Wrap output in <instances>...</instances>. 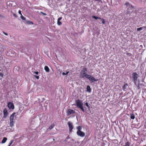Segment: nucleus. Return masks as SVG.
I'll return each instance as SVG.
<instances>
[{
    "mask_svg": "<svg viewBox=\"0 0 146 146\" xmlns=\"http://www.w3.org/2000/svg\"><path fill=\"white\" fill-rule=\"evenodd\" d=\"M126 55L128 56H131L132 55V54L131 53L128 52L126 53Z\"/></svg>",
    "mask_w": 146,
    "mask_h": 146,
    "instance_id": "obj_23",
    "label": "nucleus"
},
{
    "mask_svg": "<svg viewBox=\"0 0 146 146\" xmlns=\"http://www.w3.org/2000/svg\"><path fill=\"white\" fill-rule=\"evenodd\" d=\"M76 133L78 136L81 137H84L85 135V133L81 131H77Z\"/></svg>",
    "mask_w": 146,
    "mask_h": 146,
    "instance_id": "obj_4",
    "label": "nucleus"
},
{
    "mask_svg": "<svg viewBox=\"0 0 146 146\" xmlns=\"http://www.w3.org/2000/svg\"><path fill=\"white\" fill-rule=\"evenodd\" d=\"M44 69L46 72H49L50 71V69L47 66H45L44 67Z\"/></svg>",
    "mask_w": 146,
    "mask_h": 146,
    "instance_id": "obj_15",
    "label": "nucleus"
},
{
    "mask_svg": "<svg viewBox=\"0 0 146 146\" xmlns=\"http://www.w3.org/2000/svg\"><path fill=\"white\" fill-rule=\"evenodd\" d=\"M87 90L89 92H91V89L90 88V86H88L87 87Z\"/></svg>",
    "mask_w": 146,
    "mask_h": 146,
    "instance_id": "obj_19",
    "label": "nucleus"
},
{
    "mask_svg": "<svg viewBox=\"0 0 146 146\" xmlns=\"http://www.w3.org/2000/svg\"><path fill=\"white\" fill-rule=\"evenodd\" d=\"M13 16H14V17H17V15L16 14H15V13H13Z\"/></svg>",
    "mask_w": 146,
    "mask_h": 146,
    "instance_id": "obj_32",
    "label": "nucleus"
},
{
    "mask_svg": "<svg viewBox=\"0 0 146 146\" xmlns=\"http://www.w3.org/2000/svg\"><path fill=\"white\" fill-rule=\"evenodd\" d=\"M18 13H19V14L21 15H22V13H21V10H19V11Z\"/></svg>",
    "mask_w": 146,
    "mask_h": 146,
    "instance_id": "obj_31",
    "label": "nucleus"
},
{
    "mask_svg": "<svg viewBox=\"0 0 146 146\" xmlns=\"http://www.w3.org/2000/svg\"><path fill=\"white\" fill-rule=\"evenodd\" d=\"M10 125L11 127L13 126L14 125V121H12L10 120Z\"/></svg>",
    "mask_w": 146,
    "mask_h": 146,
    "instance_id": "obj_18",
    "label": "nucleus"
},
{
    "mask_svg": "<svg viewBox=\"0 0 146 146\" xmlns=\"http://www.w3.org/2000/svg\"><path fill=\"white\" fill-rule=\"evenodd\" d=\"M75 111L73 110L68 109L67 111L68 115H69L71 114L74 113Z\"/></svg>",
    "mask_w": 146,
    "mask_h": 146,
    "instance_id": "obj_12",
    "label": "nucleus"
},
{
    "mask_svg": "<svg viewBox=\"0 0 146 146\" xmlns=\"http://www.w3.org/2000/svg\"><path fill=\"white\" fill-rule=\"evenodd\" d=\"M34 76L37 79H39V76H37L35 75H34Z\"/></svg>",
    "mask_w": 146,
    "mask_h": 146,
    "instance_id": "obj_25",
    "label": "nucleus"
},
{
    "mask_svg": "<svg viewBox=\"0 0 146 146\" xmlns=\"http://www.w3.org/2000/svg\"><path fill=\"white\" fill-rule=\"evenodd\" d=\"M13 141L12 140H11V141L9 143V144L8 145V146H10L12 144V143H13Z\"/></svg>",
    "mask_w": 146,
    "mask_h": 146,
    "instance_id": "obj_24",
    "label": "nucleus"
},
{
    "mask_svg": "<svg viewBox=\"0 0 146 146\" xmlns=\"http://www.w3.org/2000/svg\"><path fill=\"white\" fill-rule=\"evenodd\" d=\"M130 8H128L127 9V12H126V15H128L130 13Z\"/></svg>",
    "mask_w": 146,
    "mask_h": 146,
    "instance_id": "obj_20",
    "label": "nucleus"
},
{
    "mask_svg": "<svg viewBox=\"0 0 146 146\" xmlns=\"http://www.w3.org/2000/svg\"><path fill=\"white\" fill-rule=\"evenodd\" d=\"M132 76L134 79V81L135 83L137 80L138 77V74L136 72H133L132 74Z\"/></svg>",
    "mask_w": 146,
    "mask_h": 146,
    "instance_id": "obj_5",
    "label": "nucleus"
},
{
    "mask_svg": "<svg viewBox=\"0 0 146 146\" xmlns=\"http://www.w3.org/2000/svg\"><path fill=\"white\" fill-rule=\"evenodd\" d=\"M82 126H79L77 127L76 129L78 130V131H81L82 129Z\"/></svg>",
    "mask_w": 146,
    "mask_h": 146,
    "instance_id": "obj_17",
    "label": "nucleus"
},
{
    "mask_svg": "<svg viewBox=\"0 0 146 146\" xmlns=\"http://www.w3.org/2000/svg\"><path fill=\"white\" fill-rule=\"evenodd\" d=\"M69 73V71L67 72H66V75H67Z\"/></svg>",
    "mask_w": 146,
    "mask_h": 146,
    "instance_id": "obj_35",
    "label": "nucleus"
},
{
    "mask_svg": "<svg viewBox=\"0 0 146 146\" xmlns=\"http://www.w3.org/2000/svg\"><path fill=\"white\" fill-rule=\"evenodd\" d=\"M85 104L86 105V106L87 107H89V106L88 104V103L87 102H86L85 103Z\"/></svg>",
    "mask_w": 146,
    "mask_h": 146,
    "instance_id": "obj_29",
    "label": "nucleus"
},
{
    "mask_svg": "<svg viewBox=\"0 0 146 146\" xmlns=\"http://www.w3.org/2000/svg\"><path fill=\"white\" fill-rule=\"evenodd\" d=\"M87 69L86 67L84 68L81 70L80 73V78H86L89 75L87 74Z\"/></svg>",
    "mask_w": 146,
    "mask_h": 146,
    "instance_id": "obj_1",
    "label": "nucleus"
},
{
    "mask_svg": "<svg viewBox=\"0 0 146 146\" xmlns=\"http://www.w3.org/2000/svg\"><path fill=\"white\" fill-rule=\"evenodd\" d=\"M92 17L94 18V19H101L102 21V23L103 24H104L105 23V21L104 19H102L100 17H96L95 16H93Z\"/></svg>",
    "mask_w": 146,
    "mask_h": 146,
    "instance_id": "obj_9",
    "label": "nucleus"
},
{
    "mask_svg": "<svg viewBox=\"0 0 146 146\" xmlns=\"http://www.w3.org/2000/svg\"><path fill=\"white\" fill-rule=\"evenodd\" d=\"M33 73L34 74H36V75H38V72H37H37H33Z\"/></svg>",
    "mask_w": 146,
    "mask_h": 146,
    "instance_id": "obj_30",
    "label": "nucleus"
},
{
    "mask_svg": "<svg viewBox=\"0 0 146 146\" xmlns=\"http://www.w3.org/2000/svg\"><path fill=\"white\" fill-rule=\"evenodd\" d=\"M54 124H52V125H51V126H50L49 127V128L48 129H51L54 127Z\"/></svg>",
    "mask_w": 146,
    "mask_h": 146,
    "instance_id": "obj_22",
    "label": "nucleus"
},
{
    "mask_svg": "<svg viewBox=\"0 0 146 146\" xmlns=\"http://www.w3.org/2000/svg\"><path fill=\"white\" fill-rule=\"evenodd\" d=\"M137 87L138 88V87H139V86H138Z\"/></svg>",
    "mask_w": 146,
    "mask_h": 146,
    "instance_id": "obj_38",
    "label": "nucleus"
},
{
    "mask_svg": "<svg viewBox=\"0 0 146 146\" xmlns=\"http://www.w3.org/2000/svg\"><path fill=\"white\" fill-rule=\"evenodd\" d=\"M21 18L22 19H23V20H25L26 19V18L25 17H24L22 15V16L21 17Z\"/></svg>",
    "mask_w": 146,
    "mask_h": 146,
    "instance_id": "obj_27",
    "label": "nucleus"
},
{
    "mask_svg": "<svg viewBox=\"0 0 146 146\" xmlns=\"http://www.w3.org/2000/svg\"><path fill=\"white\" fill-rule=\"evenodd\" d=\"M16 114V113L14 112L11 114L10 117V120L14 121V120L16 118V117L15 116Z\"/></svg>",
    "mask_w": 146,
    "mask_h": 146,
    "instance_id": "obj_8",
    "label": "nucleus"
},
{
    "mask_svg": "<svg viewBox=\"0 0 146 146\" xmlns=\"http://www.w3.org/2000/svg\"><path fill=\"white\" fill-rule=\"evenodd\" d=\"M143 27V28H146V26H144Z\"/></svg>",
    "mask_w": 146,
    "mask_h": 146,
    "instance_id": "obj_36",
    "label": "nucleus"
},
{
    "mask_svg": "<svg viewBox=\"0 0 146 146\" xmlns=\"http://www.w3.org/2000/svg\"><path fill=\"white\" fill-rule=\"evenodd\" d=\"M7 106L10 109L13 110L14 108V106L13 104L11 102H9L8 103Z\"/></svg>",
    "mask_w": 146,
    "mask_h": 146,
    "instance_id": "obj_7",
    "label": "nucleus"
},
{
    "mask_svg": "<svg viewBox=\"0 0 146 146\" xmlns=\"http://www.w3.org/2000/svg\"><path fill=\"white\" fill-rule=\"evenodd\" d=\"M62 74L63 75H66V73H65V72H63L62 73Z\"/></svg>",
    "mask_w": 146,
    "mask_h": 146,
    "instance_id": "obj_34",
    "label": "nucleus"
},
{
    "mask_svg": "<svg viewBox=\"0 0 146 146\" xmlns=\"http://www.w3.org/2000/svg\"><path fill=\"white\" fill-rule=\"evenodd\" d=\"M88 109H90V106H89V107H88Z\"/></svg>",
    "mask_w": 146,
    "mask_h": 146,
    "instance_id": "obj_37",
    "label": "nucleus"
},
{
    "mask_svg": "<svg viewBox=\"0 0 146 146\" xmlns=\"http://www.w3.org/2000/svg\"><path fill=\"white\" fill-rule=\"evenodd\" d=\"M28 23L29 24H31V25H33V23L31 21H29L28 22Z\"/></svg>",
    "mask_w": 146,
    "mask_h": 146,
    "instance_id": "obj_28",
    "label": "nucleus"
},
{
    "mask_svg": "<svg viewBox=\"0 0 146 146\" xmlns=\"http://www.w3.org/2000/svg\"><path fill=\"white\" fill-rule=\"evenodd\" d=\"M125 5H126L127 7L129 6L131 9L134 8V6L131 4H130L129 2H126L125 4Z\"/></svg>",
    "mask_w": 146,
    "mask_h": 146,
    "instance_id": "obj_11",
    "label": "nucleus"
},
{
    "mask_svg": "<svg viewBox=\"0 0 146 146\" xmlns=\"http://www.w3.org/2000/svg\"><path fill=\"white\" fill-rule=\"evenodd\" d=\"M127 86H128V85L127 84H125L123 85L122 87L123 90V91H125L126 90Z\"/></svg>",
    "mask_w": 146,
    "mask_h": 146,
    "instance_id": "obj_14",
    "label": "nucleus"
},
{
    "mask_svg": "<svg viewBox=\"0 0 146 146\" xmlns=\"http://www.w3.org/2000/svg\"><path fill=\"white\" fill-rule=\"evenodd\" d=\"M68 124L69 128V131L71 133L72 130L73 129V125L72 123L70 122L69 121L68 122Z\"/></svg>",
    "mask_w": 146,
    "mask_h": 146,
    "instance_id": "obj_6",
    "label": "nucleus"
},
{
    "mask_svg": "<svg viewBox=\"0 0 146 146\" xmlns=\"http://www.w3.org/2000/svg\"><path fill=\"white\" fill-rule=\"evenodd\" d=\"M62 19V17H60L57 20V23L58 25L60 26L62 24V23L60 21Z\"/></svg>",
    "mask_w": 146,
    "mask_h": 146,
    "instance_id": "obj_13",
    "label": "nucleus"
},
{
    "mask_svg": "<svg viewBox=\"0 0 146 146\" xmlns=\"http://www.w3.org/2000/svg\"><path fill=\"white\" fill-rule=\"evenodd\" d=\"M77 106L80 108L83 112H84L85 110L83 106V103L82 101L80 99L77 100L76 101Z\"/></svg>",
    "mask_w": 146,
    "mask_h": 146,
    "instance_id": "obj_2",
    "label": "nucleus"
},
{
    "mask_svg": "<svg viewBox=\"0 0 146 146\" xmlns=\"http://www.w3.org/2000/svg\"><path fill=\"white\" fill-rule=\"evenodd\" d=\"M7 139L6 137H4L2 141V142H1L2 143H5V142L6 141H7Z\"/></svg>",
    "mask_w": 146,
    "mask_h": 146,
    "instance_id": "obj_16",
    "label": "nucleus"
},
{
    "mask_svg": "<svg viewBox=\"0 0 146 146\" xmlns=\"http://www.w3.org/2000/svg\"><path fill=\"white\" fill-rule=\"evenodd\" d=\"M86 78L88 79L89 81L92 82H94L96 81L97 80H96L94 77L89 74L88 75Z\"/></svg>",
    "mask_w": 146,
    "mask_h": 146,
    "instance_id": "obj_3",
    "label": "nucleus"
},
{
    "mask_svg": "<svg viewBox=\"0 0 146 146\" xmlns=\"http://www.w3.org/2000/svg\"><path fill=\"white\" fill-rule=\"evenodd\" d=\"M135 117L134 114L132 113L130 115V118L132 119H135Z\"/></svg>",
    "mask_w": 146,
    "mask_h": 146,
    "instance_id": "obj_21",
    "label": "nucleus"
},
{
    "mask_svg": "<svg viewBox=\"0 0 146 146\" xmlns=\"http://www.w3.org/2000/svg\"><path fill=\"white\" fill-rule=\"evenodd\" d=\"M3 33H4V34L5 35H8L7 34V33H5L4 32H3Z\"/></svg>",
    "mask_w": 146,
    "mask_h": 146,
    "instance_id": "obj_33",
    "label": "nucleus"
},
{
    "mask_svg": "<svg viewBox=\"0 0 146 146\" xmlns=\"http://www.w3.org/2000/svg\"><path fill=\"white\" fill-rule=\"evenodd\" d=\"M143 28V27H140L139 28H138L137 29V31H140Z\"/></svg>",
    "mask_w": 146,
    "mask_h": 146,
    "instance_id": "obj_26",
    "label": "nucleus"
},
{
    "mask_svg": "<svg viewBox=\"0 0 146 146\" xmlns=\"http://www.w3.org/2000/svg\"><path fill=\"white\" fill-rule=\"evenodd\" d=\"M3 113L4 117H6L8 115V111L6 108H5L3 110Z\"/></svg>",
    "mask_w": 146,
    "mask_h": 146,
    "instance_id": "obj_10",
    "label": "nucleus"
}]
</instances>
